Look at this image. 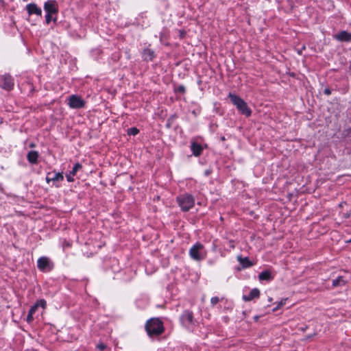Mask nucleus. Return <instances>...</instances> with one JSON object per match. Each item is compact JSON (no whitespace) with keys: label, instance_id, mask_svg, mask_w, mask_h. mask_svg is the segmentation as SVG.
Instances as JSON below:
<instances>
[{"label":"nucleus","instance_id":"14","mask_svg":"<svg viewBox=\"0 0 351 351\" xmlns=\"http://www.w3.org/2000/svg\"><path fill=\"white\" fill-rule=\"evenodd\" d=\"M182 321L186 324H192L193 323V315L190 311H186L182 316Z\"/></svg>","mask_w":351,"mask_h":351},{"label":"nucleus","instance_id":"18","mask_svg":"<svg viewBox=\"0 0 351 351\" xmlns=\"http://www.w3.org/2000/svg\"><path fill=\"white\" fill-rule=\"evenodd\" d=\"M143 58L145 60H152L154 58V52L150 49H145L143 51Z\"/></svg>","mask_w":351,"mask_h":351},{"label":"nucleus","instance_id":"12","mask_svg":"<svg viewBox=\"0 0 351 351\" xmlns=\"http://www.w3.org/2000/svg\"><path fill=\"white\" fill-rule=\"evenodd\" d=\"M26 10L29 15L35 14L40 16L42 10L35 3H29L26 6Z\"/></svg>","mask_w":351,"mask_h":351},{"label":"nucleus","instance_id":"38","mask_svg":"<svg viewBox=\"0 0 351 351\" xmlns=\"http://www.w3.org/2000/svg\"><path fill=\"white\" fill-rule=\"evenodd\" d=\"M50 175H51V173H49L47 176V178H46V181H47V183H49L51 181H52L51 179V177H50Z\"/></svg>","mask_w":351,"mask_h":351},{"label":"nucleus","instance_id":"35","mask_svg":"<svg viewBox=\"0 0 351 351\" xmlns=\"http://www.w3.org/2000/svg\"><path fill=\"white\" fill-rule=\"evenodd\" d=\"M350 215H351V210L350 212L345 213L343 214V218H345V219L349 218L350 217Z\"/></svg>","mask_w":351,"mask_h":351},{"label":"nucleus","instance_id":"34","mask_svg":"<svg viewBox=\"0 0 351 351\" xmlns=\"http://www.w3.org/2000/svg\"><path fill=\"white\" fill-rule=\"evenodd\" d=\"M97 348L99 350H103L106 349V346L105 344H104V343H99V344L97 345Z\"/></svg>","mask_w":351,"mask_h":351},{"label":"nucleus","instance_id":"29","mask_svg":"<svg viewBox=\"0 0 351 351\" xmlns=\"http://www.w3.org/2000/svg\"><path fill=\"white\" fill-rule=\"evenodd\" d=\"M177 92L184 94L185 93V87L183 85L179 86L176 90Z\"/></svg>","mask_w":351,"mask_h":351},{"label":"nucleus","instance_id":"32","mask_svg":"<svg viewBox=\"0 0 351 351\" xmlns=\"http://www.w3.org/2000/svg\"><path fill=\"white\" fill-rule=\"evenodd\" d=\"M73 176H72V174L71 173V172L66 175V179L69 182H73Z\"/></svg>","mask_w":351,"mask_h":351},{"label":"nucleus","instance_id":"16","mask_svg":"<svg viewBox=\"0 0 351 351\" xmlns=\"http://www.w3.org/2000/svg\"><path fill=\"white\" fill-rule=\"evenodd\" d=\"M256 264L255 259H250L249 257H243V269H246L252 267Z\"/></svg>","mask_w":351,"mask_h":351},{"label":"nucleus","instance_id":"36","mask_svg":"<svg viewBox=\"0 0 351 351\" xmlns=\"http://www.w3.org/2000/svg\"><path fill=\"white\" fill-rule=\"evenodd\" d=\"M306 49V46L304 45L300 49H298V53L302 55V51Z\"/></svg>","mask_w":351,"mask_h":351},{"label":"nucleus","instance_id":"37","mask_svg":"<svg viewBox=\"0 0 351 351\" xmlns=\"http://www.w3.org/2000/svg\"><path fill=\"white\" fill-rule=\"evenodd\" d=\"M315 335H316V333H315V332H314V333H313V334H311V335H310L306 336L304 339V340H308V339H309L312 338L313 337H314V336H315Z\"/></svg>","mask_w":351,"mask_h":351},{"label":"nucleus","instance_id":"3","mask_svg":"<svg viewBox=\"0 0 351 351\" xmlns=\"http://www.w3.org/2000/svg\"><path fill=\"white\" fill-rule=\"evenodd\" d=\"M178 202L184 211H187L194 206V198L190 195H184L178 197Z\"/></svg>","mask_w":351,"mask_h":351},{"label":"nucleus","instance_id":"19","mask_svg":"<svg viewBox=\"0 0 351 351\" xmlns=\"http://www.w3.org/2000/svg\"><path fill=\"white\" fill-rule=\"evenodd\" d=\"M252 110L248 107L246 102L243 100V115L246 116L247 117L251 116Z\"/></svg>","mask_w":351,"mask_h":351},{"label":"nucleus","instance_id":"22","mask_svg":"<svg viewBox=\"0 0 351 351\" xmlns=\"http://www.w3.org/2000/svg\"><path fill=\"white\" fill-rule=\"evenodd\" d=\"M36 309V308H30V310L28 313V315H27V317H26V321L28 323H31L33 321V319H34L33 314L34 313Z\"/></svg>","mask_w":351,"mask_h":351},{"label":"nucleus","instance_id":"26","mask_svg":"<svg viewBox=\"0 0 351 351\" xmlns=\"http://www.w3.org/2000/svg\"><path fill=\"white\" fill-rule=\"evenodd\" d=\"M139 132V130L136 128H131L128 130V135L135 136Z\"/></svg>","mask_w":351,"mask_h":351},{"label":"nucleus","instance_id":"40","mask_svg":"<svg viewBox=\"0 0 351 351\" xmlns=\"http://www.w3.org/2000/svg\"><path fill=\"white\" fill-rule=\"evenodd\" d=\"M180 36H181L182 37H184V32H180Z\"/></svg>","mask_w":351,"mask_h":351},{"label":"nucleus","instance_id":"33","mask_svg":"<svg viewBox=\"0 0 351 351\" xmlns=\"http://www.w3.org/2000/svg\"><path fill=\"white\" fill-rule=\"evenodd\" d=\"M324 94L326 95H330L331 94V90L329 88H325L324 90Z\"/></svg>","mask_w":351,"mask_h":351},{"label":"nucleus","instance_id":"4","mask_svg":"<svg viewBox=\"0 0 351 351\" xmlns=\"http://www.w3.org/2000/svg\"><path fill=\"white\" fill-rule=\"evenodd\" d=\"M0 86L7 90L12 89L14 82L12 77L7 74L0 76Z\"/></svg>","mask_w":351,"mask_h":351},{"label":"nucleus","instance_id":"39","mask_svg":"<svg viewBox=\"0 0 351 351\" xmlns=\"http://www.w3.org/2000/svg\"><path fill=\"white\" fill-rule=\"evenodd\" d=\"M237 259L241 263V256H238Z\"/></svg>","mask_w":351,"mask_h":351},{"label":"nucleus","instance_id":"1","mask_svg":"<svg viewBox=\"0 0 351 351\" xmlns=\"http://www.w3.org/2000/svg\"><path fill=\"white\" fill-rule=\"evenodd\" d=\"M145 328L149 335H159L164 331L162 322L157 318L147 321Z\"/></svg>","mask_w":351,"mask_h":351},{"label":"nucleus","instance_id":"11","mask_svg":"<svg viewBox=\"0 0 351 351\" xmlns=\"http://www.w3.org/2000/svg\"><path fill=\"white\" fill-rule=\"evenodd\" d=\"M260 296V291L257 288L252 289L248 295H243V300L245 301H251Z\"/></svg>","mask_w":351,"mask_h":351},{"label":"nucleus","instance_id":"2","mask_svg":"<svg viewBox=\"0 0 351 351\" xmlns=\"http://www.w3.org/2000/svg\"><path fill=\"white\" fill-rule=\"evenodd\" d=\"M189 256L192 259L197 261L204 259L206 256V253L204 252V245L200 243H195L190 249Z\"/></svg>","mask_w":351,"mask_h":351},{"label":"nucleus","instance_id":"7","mask_svg":"<svg viewBox=\"0 0 351 351\" xmlns=\"http://www.w3.org/2000/svg\"><path fill=\"white\" fill-rule=\"evenodd\" d=\"M44 9L47 13L56 14L58 12V7L55 1H48L45 3Z\"/></svg>","mask_w":351,"mask_h":351},{"label":"nucleus","instance_id":"28","mask_svg":"<svg viewBox=\"0 0 351 351\" xmlns=\"http://www.w3.org/2000/svg\"><path fill=\"white\" fill-rule=\"evenodd\" d=\"M176 119V116H172L171 117L168 121H167V128H170L171 126V124L173 123V121Z\"/></svg>","mask_w":351,"mask_h":351},{"label":"nucleus","instance_id":"20","mask_svg":"<svg viewBox=\"0 0 351 351\" xmlns=\"http://www.w3.org/2000/svg\"><path fill=\"white\" fill-rule=\"evenodd\" d=\"M289 301L288 298H281L280 300L274 302L272 304H276V307H282L287 304V302Z\"/></svg>","mask_w":351,"mask_h":351},{"label":"nucleus","instance_id":"17","mask_svg":"<svg viewBox=\"0 0 351 351\" xmlns=\"http://www.w3.org/2000/svg\"><path fill=\"white\" fill-rule=\"evenodd\" d=\"M27 158L30 163L36 164L38 161V153L36 151H31L27 154Z\"/></svg>","mask_w":351,"mask_h":351},{"label":"nucleus","instance_id":"30","mask_svg":"<svg viewBox=\"0 0 351 351\" xmlns=\"http://www.w3.org/2000/svg\"><path fill=\"white\" fill-rule=\"evenodd\" d=\"M219 301V298L218 297H214L211 299V304L216 305Z\"/></svg>","mask_w":351,"mask_h":351},{"label":"nucleus","instance_id":"6","mask_svg":"<svg viewBox=\"0 0 351 351\" xmlns=\"http://www.w3.org/2000/svg\"><path fill=\"white\" fill-rule=\"evenodd\" d=\"M333 38L339 42H350L351 33H349L348 31L343 30L338 34H334Z\"/></svg>","mask_w":351,"mask_h":351},{"label":"nucleus","instance_id":"24","mask_svg":"<svg viewBox=\"0 0 351 351\" xmlns=\"http://www.w3.org/2000/svg\"><path fill=\"white\" fill-rule=\"evenodd\" d=\"M82 165H81V164H80V163H78V162H77V163H76V164L74 165V167H73V169L70 171V172H71V173L72 174V176H75V175L76 174V173L77 172V171H79L80 169H82Z\"/></svg>","mask_w":351,"mask_h":351},{"label":"nucleus","instance_id":"23","mask_svg":"<svg viewBox=\"0 0 351 351\" xmlns=\"http://www.w3.org/2000/svg\"><path fill=\"white\" fill-rule=\"evenodd\" d=\"M47 305V302L45 300L43 299H41L38 301H37L34 306H32V307H45V306Z\"/></svg>","mask_w":351,"mask_h":351},{"label":"nucleus","instance_id":"43","mask_svg":"<svg viewBox=\"0 0 351 351\" xmlns=\"http://www.w3.org/2000/svg\"><path fill=\"white\" fill-rule=\"evenodd\" d=\"M349 242H351V239H350Z\"/></svg>","mask_w":351,"mask_h":351},{"label":"nucleus","instance_id":"9","mask_svg":"<svg viewBox=\"0 0 351 351\" xmlns=\"http://www.w3.org/2000/svg\"><path fill=\"white\" fill-rule=\"evenodd\" d=\"M38 267L41 271H45L47 268L51 269L50 267L49 260L47 257H40L38 260Z\"/></svg>","mask_w":351,"mask_h":351},{"label":"nucleus","instance_id":"8","mask_svg":"<svg viewBox=\"0 0 351 351\" xmlns=\"http://www.w3.org/2000/svg\"><path fill=\"white\" fill-rule=\"evenodd\" d=\"M274 276L269 269H265L259 274L258 278L261 281L270 282L274 280Z\"/></svg>","mask_w":351,"mask_h":351},{"label":"nucleus","instance_id":"5","mask_svg":"<svg viewBox=\"0 0 351 351\" xmlns=\"http://www.w3.org/2000/svg\"><path fill=\"white\" fill-rule=\"evenodd\" d=\"M84 101L80 97L73 95L69 97V105L71 108H81L84 106Z\"/></svg>","mask_w":351,"mask_h":351},{"label":"nucleus","instance_id":"15","mask_svg":"<svg viewBox=\"0 0 351 351\" xmlns=\"http://www.w3.org/2000/svg\"><path fill=\"white\" fill-rule=\"evenodd\" d=\"M229 98L230 99L232 103L237 106L239 110H241V99L239 96L230 93L229 94Z\"/></svg>","mask_w":351,"mask_h":351},{"label":"nucleus","instance_id":"27","mask_svg":"<svg viewBox=\"0 0 351 351\" xmlns=\"http://www.w3.org/2000/svg\"><path fill=\"white\" fill-rule=\"evenodd\" d=\"M15 310H16V311H15L14 312H13V313H12V314H13V317H14V318H17V317H18L17 315H19V314H21V313H22V314L23 315V313H24V312H23V308H15Z\"/></svg>","mask_w":351,"mask_h":351},{"label":"nucleus","instance_id":"13","mask_svg":"<svg viewBox=\"0 0 351 351\" xmlns=\"http://www.w3.org/2000/svg\"><path fill=\"white\" fill-rule=\"evenodd\" d=\"M191 149L195 156H199L201 155L203 148L201 145L197 144L196 142H192Z\"/></svg>","mask_w":351,"mask_h":351},{"label":"nucleus","instance_id":"10","mask_svg":"<svg viewBox=\"0 0 351 351\" xmlns=\"http://www.w3.org/2000/svg\"><path fill=\"white\" fill-rule=\"evenodd\" d=\"M348 282V280L344 276H339L332 280V288L343 287Z\"/></svg>","mask_w":351,"mask_h":351},{"label":"nucleus","instance_id":"21","mask_svg":"<svg viewBox=\"0 0 351 351\" xmlns=\"http://www.w3.org/2000/svg\"><path fill=\"white\" fill-rule=\"evenodd\" d=\"M341 134L343 138H350L351 140V126L348 128H345L342 131Z\"/></svg>","mask_w":351,"mask_h":351},{"label":"nucleus","instance_id":"41","mask_svg":"<svg viewBox=\"0 0 351 351\" xmlns=\"http://www.w3.org/2000/svg\"><path fill=\"white\" fill-rule=\"evenodd\" d=\"M272 300H273V299H272L271 298H268V301H269V302H272Z\"/></svg>","mask_w":351,"mask_h":351},{"label":"nucleus","instance_id":"42","mask_svg":"<svg viewBox=\"0 0 351 351\" xmlns=\"http://www.w3.org/2000/svg\"><path fill=\"white\" fill-rule=\"evenodd\" d=\"M276 309H277L276 308H274L273 309V311H275Z\"/></svg>","mask_w":351,"mask_h":351},{"label":"nucleus","instance_id":"25","mask_svg":"<svg viewBox=\"0 0 351 351\" xmlns=\"http://www.w3.org/2000/svg\"><path fill=\"white\" fill-rule=\"evenodd\" d=\"M51 179L52 181L63 180L64 176L62 173H57Z\"/></svg>","mask_w":351,"mask_h":351},{"label":"nucleus","instance_id":"31","mask_svg":"<svg viewBox=\"0 0 351 351\" xmlns=\"http://www.w3.org/2000/svg\"><path fill=\"white\" fill-rule=\"evenodd\" d=\"M51 14H49V13H47V14H46V16H45V18H46V23L47 24H49L51 22V19H52Z\"/></svg>","mask_w":351,"mask_h":351}]
</instances>
